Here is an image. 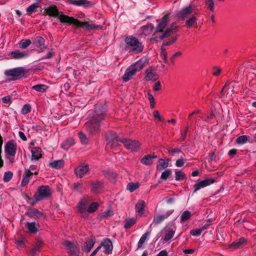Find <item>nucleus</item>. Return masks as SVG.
I'll return each mask as SVG.
<instances>
[{
	"mask_svg": "<svg viewBox=\"0 0 256 256\" xmlns=\"http://www.w3.org/2000/svg\"><path fill=\"white\" fill-rule=\"evenodd\" d=\"M43 246V242L41 240H38L34 247L30 250V254L32 256H36L40 252V248Z\"/></svg>",
	"mask_w": 256,
	"mask_h": 256,
	"instance_id": "nucleus-20",
	"label": "nucleus"
},
{
	"mask_svg": "<svg viewBox=\"0 0 256 256\" xmlns=\"http://www.w3.org/2000/svg\"><path fill=\"white\" fill-rule=\"evenodd\" d=\"M200 110H196L194 112H192V113H190L188 116V120H190V124L192 125V124H193V121H192V116L195 115V114H200Z\"/></svg>",
	"mask_w": 256,
	"mask_h": 256,
	"instance_id": "nucleus-58",
	"label": "nucleus"
},
{
	"mask_svg": "<svg viewBox=\"0 0 256 256\" xmlns=\"http://www.w3.org/2000/svg\"><path fill=\"white\" fill-rule=\"evenodd\" d=\"M31 111V106L30 104H24L22 110L21 112L22 114H26L29 112H30Z\"/></svg>",
	"mask_w": 256,
	"mask_h": 256,
	"instance_id": "nucleus-50",
	"label": "nucleus"
},
{
	"mask_svg": "<svg viewBox=\"0 0 256 256\" xmlns=\"http://www.w3.org/2000/svg\"><path fill=\"white\" fill-rule=\"evenodd\" d=\"M100 246L104 248L103 252L106 254H110L112 252L113 246L112 241L109 238L104 239L100 244Z\"/></svg>",
	"mask_w": 256,
	"mask_h": 256,
	"instance_id": "nucleus-12",
	"label": "nucleus"
},
{
	"mask_svg": "<svg viewBox=\"0 0 256 256\" xmlns=\"http://www.w3.org/2000/svg\"><path fill=\"white\" fill-rule=\"evenodd\" d=\"M175 179L177 181H180L184 180L186 179V175L184 172H182L180 170L176 171L175 172Z\"/></svg>",
	"mask_w": 256,
	"mask_h": 256,
	"instance_id": "nucleus-37",
	"label": "nucleus"
},
{
	"mask_svg": "<svg viewBox=\"0 0 256 256\" xmlns=\"http://www.w3.org/2000/svg\"><path fill=\"white\" fill-rule=\"evenodd\" d=\"M88 165L82 164L78 166L77 168H75L74 172L78 177L82 178L87 172H88Z\"/></svg>",
	"mask_w": 256,
	"mask_h": 256,
	"instance_id": "nucleus-16",
	"label": "nucleus"
},
{
	"mask_svg": "<svg viewBox=\"0 0 256 256\" xmlns=\"http://www.w3.org/2000/svg\"><path fill=\"white\" fill-rule=\"evenodd\" d=\"M95 241L92 238H88L82 246V250L86 252H90L94 246Z\"/></svg>",
	"mask_w": 256,
	"mask_h": 256,
	"instance_id": "nucleus-22",
	"label": "nucleus"
},
{
	"mask_svg": "<svg viewBox=\"0 0 256 256\" xmlns=\"http://www.w3.org/2000/svg\"><path fill=\"white\" fill-rule=\"evenodd\" d=\"M32 41L30 39H22L18 42V46L22 49L26 48L32 44Z\"/></svg>",
	"mask_w": 256,
	"mask_h": 256,
	"instance_id": "nucleus-32",
	"label": "nucleus"
},
{
	"mask_svg": "<svg viewBox=\"0 0 256 256\" xmlns=\"http://www.w3.org/2000/svg\"><path fill=\"white\" fill-rule=\"evenodd\" d=\"M26 226L28 230L30 233L36 234L38 232V228L36 227V224L34 222H27L26 224Z\"/></svg>",
	"mask_w": 256,
	"mask_h": 256,
	"instance_id": "nucleus-31",
	"label": "nucleus"
},
{
	"mask_svg": "<svg viewBox=\"0 0 256 256\" xmlns=\"http://www.w3.org/2000/svg\"><path fill=\"white\" fill-rule=\"evenodd\" d=\"M32 176V172L30 169L25 168L24 172L23 174L22 180L21 182V185L24 186L27 185L30 181V178Z\"/></svg>",
	"mask_w": 256,
	"mask_h": 256,
	"instance_id": "nucleus-18",
	"label": "nucleus"
},
{
	"mask_svg": "<svg viewBox=\"0 0 256 256\" xmlns=\"http://www.w3.org/2000/svg\"><path fill=\"white\" fill-rule=\"evenodd\" d=\"M148 63V60L146 58H142L136 62L134 65H132L130 68L133 70H134V72L136 73L137 72L142 70Z\"/></svg>",
	"mask_w": 256,
	"mask_h": 256,
	"instance_id": "nucleus-15",
	"label": "nucleus"
},
{
	"mask_svg": "<svg viewBox=\"0 0 256 256\" xmlns=\"http://www.w3.org/2000/svg\"><path fill=\"white\" fill-rule=\"evenodd\" d=\"M206 4L208 6V8L210 11L214 10V0H206Z\"/></svg>",
	"mask_w": 256,
	"mask_h": 256,
	"instance_id": "nucleus-52",
	"label": "nucleus"
},
{
	"mask_svg": "<svg viewBox=\"0 0 256 256\" xmlns=\"http://www.w3.org/2000/svg\"><path fill=\"white\" fill-rule=\"evenodd\" d=\"M10 56L12 58L15 60L22 59L28 56V54L26 52H21L20 50H16L10 52Z\"/></svg>",
	"mask_w": 256,
	"mask_h": 256,
	"instance_id": "nucleus-17",
	"label": "nucleus"
},
{
	"mask_svg": "<svg viewBox=\"0 0 256 256\" xmlns=\"http://www.w3.org/2000/svg\"><path fill=\"white\" fill-rule=\"evenodd\" d=\"M140 162L144 165L148 166L152 164L150 154L144 156L141 160Z\"/></svg>",
	"mask_w": 256,
	"mask_h": 256,
	"instance_id": "nucleus-36",
	"label": "nucleus"
},
{
	"mask_svg": "<svg viewBox=\"0 0 256 256\" xmlns=\"http://www.w3.org/2000/svg\"><path fill=\"white\" fill-rule=\"evenodd\" d=\"M153 116L154 118L157 120H158V121L162 122L163 121V118L161 117L158 111L155 110L153 113Z\"/></svg>",
	"mask_w": 256,
	"mask_h": 256,
	"instance_id": "nucleus-63",
	"label": "nucleus"
},
{
	"mask_svg": "<svg viewBox=\"0 0 256 256\" xmlns=\"http://www.w3.org/2000/svg\"><path fill=\"white\" fill-rule=\"evenodd\" d=\"M124 146L129 150L134 152H137L140 148V144L138 141L132 140L128 138H122L120 140Z\"/></svg>",
	"mask_w": 256,
	"mask_h": 256,
	"instance_id": "nucleus-5",
	"label": "nucleus"
},
{
	"mask_svg": "<svg viewBox=\"0 0 256 256\" xmlns=\"http://www.w3.org/2000/svg\"><path fill=\"white\" fill-rule=\"evenodd\" d=\"M108 106L106 104H96L94 114L85 123L84 128L90 136H97L101 130L106 128V118Z\"/></svg>",
	"mask_w": 256,
	"mask_h": 256,
	"instance_id": "nucleus-1",
	"label": "nucleus"
},
{
	"mask_svg": "<svg viewBox=\"0 0 256 256\" xmlns=\"http://www.w3.org/2000/svg\"><path fill=\"white\" fill-rule=\"evenodd\" d=\"M191 216V212L188 210H186L182 212L180 216V220L184 222L188 220Z\"/></svg>",
	"mask_w": 256,
	"mask_h": 256,
	"instance_id": "nucleus-41",
	"label": "nucleus"
},
{
	"mask_svg": "<svg viewBox=\"0 0 256 256\" xmlns=\"http://www.w3.org/2000/svg\"><path fill=\"white\" fill-rule=\"evenodd\" d=\"M145 202L143 200H140L137 203L136 206V211L140 215H142L144 212Z\"/></svg>",
	"mask_w": 256,
	"mask_h": 256,
	"instance_id": "nucleus-28",
	"label": "nucleus"
},
{
	"mask_svg": "<svg viewBox=\"0 0 256 256\" xmlns=\"http://www.w3.org/2000/svg\"><path fill=\"white\" fill-rule=\"evenodd\" d=\"M2 144L3 139H0V168L4 166V160L2 156Z\"/></svg>",
	"mask_w": 256,
	"mask_h": 256,
	"instance_id": "nucleus-56",
	"label": "nucleus"
},
{
	"mask_svg": "<svg viewBox=\"0 0 256 256\" xmlns=\"http://www.w3.org/2000/svg\"><path fill=\"white\" fill-rule=\"evenodd\" d=\"M172 174L171 169H166L161 174L160 178L162 180H166Z\"/></svg>",
	"mask_w": 256,
	"mask_h": 256,
	"instance_id": "nucleus-39",
	"label": "nucleus"
},
{
	"mask_svg": "<svg viewBox=\"0 0 256 256\" xmlns=\"http://www.w3.org/2000/svg\"><path fill=\"white\" fill-rule=\"evenodd\" d=\"M246 240L244 238L242 237L240 238H239L238 240H236L235 242H234L231 244L230 245V247L236 249V248H240L242 245L245 244H246Z\"/></svg>",
	"mask_w": 256,
	"mask_h": 256,
	"instance_id": "nucleus-26",
	"label": "nucleus"
},
{
	"mask_svg": "<svg viewBox=\"0 0 256 256\" xmlns=\"http://www.w3.org/2000/svg\"><path fill=\"white\" fill-rule=\"evenodd\" d=\"M42 149L40 147H34L32 150V160H38L42 157Z\"/></svg>",
	"mask_w": 256,
	"mask_h": 256,
	"instance_id": "nucleus-24",
	"label": "nucleus"
},
{
	"mask_svg": "<svg viewBox=\"0 0 256 256\" xmlns=\"http://www.w3.org/2000/svg\"><path fill=\"white\" fill-rule=\"evenodd\" d=\"M12 172L11 171H6L4 174L3 180L6 182H9L12 179Z\"/></svg>",
	"mask_w": 256,
	"mask_h": 256,
	"instance_id": "nucleus-40",
	"label": "nucleus"
},
{
	"mask_svg": "<svg viewBox=\"0 0 256 256\" xmlns=\"http://www.w3.org/2000/svg\"><path fill=\"white\" fill-rule=\"evenodd\" d=\"M98 204L96 202H92L88 207V212L90 213L94 212L98 208Z\"/></svg>",
	"mask_w": 256,
	"mask_h": 256,
	"instance_id": "nucleus-48",
	"label": "nucleus"
},
{
	"mask_svg": "<svg viewBox=\"0 0 256 256\" xmlns=\"http://www.w3.org/2000/svg\"><path fill=\"white\" fill-rule=\"evenodd\" d=\"M75 144L74 140L72 138H68L65 140L61 144V147L64 149L68 150L71 146Z\"/></svg>",
	"mask_w": 256,
	"mask_h": 256,
	"instance_id": "nucleus-27",
	"label": "nucleus"
},
{
	"mask_svg": "<svg viewBox=\"0 0 256 256\" xmlns=\"http://www.w3.org/2000/svg\"><path fill=\"white\" fill-rule=\"evenodd\" d=\"M139 186L138 183L130 182L127 185V190L130 192H133Z\"/></svg>",
	"mask_w": 256,
	"mask_h": 256,
	"instance_id": "nucleus-43",
	"label": "nucleus"
},
{
	"mask_svg": "<svg viewBox=\"0 0 256 256\" xmlns=\"http://www.w3.org/2000/svg\"><path fill=\"white\" fill-rule=\"evenodd\" d=\"M182 155L183 156H181L180 158L178 159L176 162L175 164L178 167L182 166L186 162V160L184 158V154L182 153Z\"/></svg>",
	"mask_w": 256,
	"mask_h": 256,
	"instance_id": "nucleus-45",
	"label": "nucleus"
},
{
	"mask_svg": "<svg viewBox=\"0 0 256 256\" xmlns=\"http://www.w3.org/2000/svg\"><path fill=\"white\" fill-rule=\"evenodd\" d=\"M79 138L82 144L87 145L90 142V138L87 136L83 132H80L78 134Z\"/></svg>",
	"mask_w": 256,
	"mask_h": 256,
	"instance_id": "nucleus-33",
	"label": "nucleus"
},
{
	"mask_svg": "<svg viewBox=\"0 0 256 256\" xmlns=\"http://www.w3.org/2000/svg\"><path fill=\"white\" fill-rule=\"evenodd\" d=\"M104 188V182L102 180H92L90 182V190L94 192H99Z\"/></svg>",
	"mask_w": 256,
	"mask_h": 256,
	"instance_id": "nucleus-13",
	"label": "nucleus"
},
{
	"mask_svg": "<svg viewBox=\"0 0 256 256\" xmlns=\"http://www.w3.org/2000/svg\"><path fill=\"white\" fill-rule=\"evenodd\" d=\"M174 233L175 231L174 230L172 229L170 230L166 234L164 238V241L166 242L170 240L173 237Z\"/></svg>",
	"mask_w": 256,
	"mask_h": 256,
	"instance_id": "nucleus-47",
	"label": "nucleus"
},
{
	"mask_svg": "<svg viewBox=\"0 0 256 256\" xmlns=\"http://www.w3.org/2000/svg\"><path fill=\"white\" fill-rule=\"evenodd\" d=\"M70 3L78 6H80L86 4H90V2L86 0H70Z\"/></svg>",
	"mask_w": 256,
	"mask_h": 256,
	"instance_id": "nucleus-38",
	"label": "nucleus"
},
{
	"mask_svg": "<svg viewBox=\"0 0 256 256\" xmlns=\"http://www.w3.org/2000/svg\"><path fill=\"white\" fill-rule=\"evenodd\" d=\"M35 194L42 200L51 195V190L48 186L43 185L38 188V192Z\"/></svg>",
	"mask_w": 256,
	"mask_h": 256,
	"instance_id": "nucleus-7",
	"label": "nucleus"
},
{
	"mask_svg": "<svg viewBox=\"0 0 256 256\" xmlns=\"http://www.w3.org/2000/svg\"><path fill=\"white\" fill-rule=\"evenodd\" d=\"M40 201H41L40 198H38L35 194H34V198H31V200H30L32 206H34L36 202Z\"/></svg>",
	"mask_w": 256,
	"mask_h": 256,
	"instance_id": "nucleus-60",
	"label": "nucleus"
},
{
	"mask_svg": "<svg viewBox=\"0 0 256 256\" xmlns=\"http://www.w3.org/2000/svg\"><path fill=\"white\" fill-rule=\"evenodd\" d=\"M169 161V159H167L166 160L162 158L158 160V164L157 166V169L160 170H162L166 168L168 166Z\"/></svg>",
	"mask_w": 256,
	"mask_h": 256,
	"instance_id": "nucleus-30",
	"label": "nucleus"
},
{
	"mask_svg": "<svg viewBox=\"0 0 256 256\" xmlns=\"http://www.w3.org/2000/svg\"><path fill=\"white\" fill-rule=\"evenodd\" d=\"M39 7L38 5L36 3L30 5L27 8L26 11L30 14L32 12H36V9Z\"/></svg>",
	"mask_w": 256,
	"mask_h": 256,
	"instance_id": "nucleus-46",
	"label": "nucleus"
},
{
	"mask_svg": "<svg viewBox=\"0 0 256 256\" xmlns=\"http://www.w3.org/2000/svg\"><path fill=\"white\" fill-rule=\"evenodd\" d=\"M32 43L36 48H40L44 45L45 40L41 36H38L32 38Z\"/></svg>",
	"mask_w": 256,
	"mask_h": 256,
	"instance_id": "nucleus-23",
	"label": "nucleus"
},
{
	"mask_svg": "<svg viewBox=\"0 0 256 256\" xmlns=\"http://www.w3.org/2000/svg\"><path fill=\"white\" fill-rule=\"evenodd\" d=\"M197 15V12H194L192 14V16H191L190 18H189L188 20H187L186 21V26L187 28H191L192 26H195L196 28L197 26V18L196 17V16Z\"/></svg>",
	"mask_w": 256,
	"mask_h": 256,
	"instance_id": "nucleus-21",
	"label": "nucleus"
},
{
	"mask_svg": "<svg viewBox=\"0 0 256 256\" xmlns=\"http://www.w3.org/2000/svg\"><path fill=\"white\" fill-rule=\"evenodd\" d=\"M26 214L30 218L41 219L44 217V213L36 208H28Z\"/></svg>",
	"mask_w": 256,
	"mask_h": 256,
	"instance_id": "nucleus-11",
	"label": "nucleus"
},
{
	"mask_svg": "<svg viewBox=\"0 0 256 256\" xmlns=\"http://www.w3.org/2000/svg\"><path fill=\"white\" fill-rule=\"evenodd\" d=\"M156 73L152 72L151 70H147L146 71V76H145V79L146 80H153V78L156 76Z\"/></svg>",
	"mask_w": 256,
	"mask_h": 256,
	"instance_id": "nucleus-44",
	"label": "nucleus"
},
{
	"mask_svg": "<svg viewBox=\"0 0 256 256\" xmlns=\"http://www.w3.org/2000/svg\"><path fill=\"white\" fill-rule=\"evenodd\" d=\"M78 250L75 246H74L72 248H71L68 252L70 256L78 255Z\"/></svg>",
	"mask_w": 256,
	"mask_h": 256,
	"instance_id": "nucleus-59",
	"label": "nucleus"
},
{
	"mask_svg": "<svg viewBox=\"0 0 256 256\" xmlns=\"http://www.w3.org/2000/svg\"><path fill=\"white\" fill-rule=\"evenodd\" d=\"M136 222L134 218L126 219L124 221V228L128 229L132 227Z\"/></svg>",
	"mask_w": 256,
	"mask_h": 256,
	"instance_id": "nucleus-42",
	"label": "nucleus"
},
{
	"mask_svg": "<svg viewBox=\"0 0 256 256\" xmlns=\"http://www.w3.org/2000/svg\"><path fill=\"white\" fill-rule=\"evenodd\" d=\"M157 22H158L156 28V32H164V30L166 28V25H164L160 23L159 20H158Z\"/></svg>",
	"mask_w": 256,
	"mask_h": 256,
	"instance_id": "nucleus-51",
	"label": "nucleus"
},
{
	"mask_svg": "<svg viewBox=\"0 0 256 256\" xmlns=\"http://www.w3.org/2000/svg\"><path fill=\"white\" fill-rule=\"evenodd\" d=\"M122 138H118L117 134L112 132H110L106 134V140L108 142L107 144L111 148L118 146V142Z\"/></svg>",
	"mask_w": 256,
	"mask_h": 256,
	"instance_id": "nucleus-8",
	"label": "nucleus"
},
{
	"mask_svg": "<svg viewBox=\"0 0 256 256\" xmlns=\"http://www.w3.org/2000/svg\"><path fill=\"white\" fill-rule=\"evenodd\" d=\"M25 74V69L23 67H18L6 70L4 74L10 76V80H16L22 78Z\"/></svg>",
	"mask_w": 256,
	"mask_h": 256,
	"instance_id": "nucleus-4",
	"label": "nucleus"
},
{
	"mask_svg": "<svg viewBox=\"0 0 256 256\" xmlns=\"http://www.w3.org/2000/svg\"><path fill=\"white\" fill-rule=\"evenodd\" d=\"M182 54V53L180 52H178L173 55H172V56L170 58V60L172 64H174V59L176 58H177L178 56H181Z\"/></svg>",
	"mask_w": 256,
	"mask_h": 256,
	"instance_id": "nucleus-61",
	"label": "nucleus"
},
{
	"mask_svg": "<svg viewBox=\"0 0 256 256\" xmlns=\"http://www.w3.org/2000/svg\"><path fill=\"white\" fill-rule=\"evenodd\" d=\"M125 50L134 54L140 53L144 48V45L138 38L133 36H127L124 40Z\"/></svg>",
	"mask_w": 256,
	"mask_h": 256,
	"instance_id": "nucleus-3",
	"label": "nucleus"
},
{
	"mask_svg": "<svg viewBox=\"0 0 256 256\" xmlns=\"http://www.w3.org/2000/svg\"><path fill=\"white\" fill-rule=\"evenodd\" d=\"M64 165V160H54L50 163L49 166L52 168L56 169H60L62 168Z\"/></svg>",
	"mask_w": 256,
	"mask_h": 256,
	"instance_id": "nucleus-29",
	"label": "nucleus"
},
{
	"mask_svg": "<svg viewBox=\"0 0 256 256\" xmlns=\"http://www.w3.org/2000/svg\"><path fill=\"white\" fill-rule=\"evenodd\" d=\"M116 174L114 172H108L107 173L106 176L110 179L111 180H114L116 177Z\"/></svg>",
	"mask_w": 256,
	"mask_h": 256,
	"instance_id": "nucleus-62",
	"label": "nucleus"
},
{
	"mask_svg": "<svg viewBox=\"0 0 256 256\" xmlns=\"http://www.w3.org/2000/svg\"><path fill=\"white\" fill-rule=\"evenodd\" d=\"M203 230H202V228L200 229H193L190 232V234L192 236H198L200 235L202 231Z\"/></svg>",
	"mask_w": 256,
	"mask_h": 256,
	"instance_id": "nucleus-54",
	"label": "nucleus"
},
{
	"mask_svg": "<svg viewBox=\"0 0 256 256\" xmlns=\"http://www.w3.org/2000/svg\"><path fill=\"white\" fill-rule=\"evenodd\" d=\"M215 182L214 178H208L205 179L202 181L196 182L194 186V190L193 192V194L196 193L198 190H200L201 188H204L207 186H208L212 184H214Z\"/></svg>",
	"mask_w": 256,
	"mask_h": 256,
	"instance_id": "nucleus-10",
	"label": "nucleus"
},
{
	"mask_svg": "<svg viewBox=\"0 0 256 256\" xmlns=\"http://www.w3.org/2000/svg\"><path fill=\"white\" fill-rule=\"evenodd\" d=\"M16 152V145L14 140L8 141L4 146V152L6 156H15Z\"/></svg>",
	"mask_w": 256,
	"mask_h": 256,
	"instance_id": "nucleus-9",
	"label": "nucleus"
},
{
	"mask_svg": "<svg viewBox=\"0 0 256 256\" xmlns=\"http://www.w3.org/2000/svg\"><path fill=\"white\" fill-rule=\"evenodd\" d=\"M150 232H146L142 234L140 240H139L138 244V248H140L142 244L144 243L148 236H150Z\"/></svg>",
	"mask_w": 256,
	"mask_h": 256,
	"instance_id": "nucleus-34",
	"label": "nucleus"
},
{
	"mask_svg": "<svg viewBox=\"0 0 256 256\" xmlns=\"http://www.w3.org/2000/svg\"><path fill=\"white\" fill-rule=\"evenodd\" d=\"M174 212V210L168 211L164 214L158 215L154 218L153 222L156 224H160Z\"/></svg>",
	"mask_w": 256,
	"mask_h": 256,
	"instance_id": "nucleus-19",
	"label": "nucleus"
},
{
	"mask_svg": "<svg viewBox=\"0 0 256 256\" xmlns=\"http://www.w3.org/2000/svg\"><path fill=\"white\" fill-rule=\"evenodd\" d=\"M47 88L48 86L46 85L42 84H36L32 87V90L41 92H44Z\"/></svg>",
	"mask_w": 256,
	"mask_h": 256,
	"instance_id": "nucleus-35",
	"label": "nucleus"
},
{
	"mask_svg": "<svg viewBox=\"0 0 256 256\" xmlns=\"http://www.w3.org/2000/svg\"><path fill=\"white\" fill-rule=\"evenodd\" d=\"M170 22V15L168 14H165L162 18V20L160 22L162 24L166 25V26L167 24Z\"/></svg>",
	"mask_w": 256,
	"mask_h": 256,
	"instance_id": "nucleus-53",
	"label": "nucleus"
},
{
	"mask_svg": "<svg viewBox=\"0 0 256 256\" xmlns=\"http://www.w3.org/2000/svg\"><path fill=\"white\" fill-rule=\"evenodd\" d=\"M64 244L68 248V250H70L71 248L74 246V244L73 243L69 241L64 242Z\"/></svg>",
	"mask_w": 256,
	"mask_h": 256,
	"instance_id": "nucleus-64",
	"label": "nucleus"
},
{
	"mask_svg": "<svg viewBox=\"0 0 256 256\" xmlns=\"http://www.w3.org/2000/svg\"><path fill=\"white\" fill-rule=\"evenodd\" d=\"M54 56H55V53L54 52L50 51L47 53L46 56H44L40 58L39 60H42L50 59L52 57H54Z\"/></svg>",
	"mask_w": 256,
	"mask_h": 256,
	"instance_id": "nucleus-55",
	"label": "nucleus"
},
{
	"mask_svg": "<svg viewBox=\"0 0 256 256\" xmlns=\"http://www.w3.org/2000/svg\"><path fill=\"white\" fill-rule=\"evenodd\" d=\"M136 73L134 72V70H133L130 67L128 69L124 74L122 76V80L126 82L130 80L132 77Z\"/></svg>",
	"mask_w": 256,
	"mask_h": 256,
	"instance_id": "nucleus-25",
	"label": "nucleus"
},
{
	"mask_svg": "<svg viewBox=\"0 0 256 256\" xmlns=\"http://www.w3.org/2000/svg\"><path fill=\"white\" fill-rule=\"evenodd\" d=\"M90 202V198L88 196L84 197L78 203V211L80 214L85 212Z\"/></svg>",
	"mask_w": 256,
	"mask_h": 256,
	"instance_id": "nucleus-14",
	"label": "nucleus"
},
{
	"mask_svg": "<svg viewBox=\"0 0 256 256\" xmlns=\"http://www.w3.org/2000/svg\"><path fill=\"white\" fill-rule=\"evenodd\" d=\"M195 6H194L190 5L183 8L179 11L176 14V17L182 20H184L186 18L191 14H193L195 11Z\"/></svg>",
	"mask_w": 256,
	"mask_h": 256,
	"instance_id": "nucleus-6",
	"label": "nucleus"
},
{
	"mask_svg": "<svg viewBox=\"0 0 256 256\" xmlns=\"http://www.w3.org/2000/svg\"><path fill=\"white\" fill-rule=\"evenodd\" d=\"M188 126H186L183 132H181L180 139L182 141L185 140L188 134Z\"/></svg>",
	"mask_w": 256,
	"mask_h": 256,
	"instance_id": "nucleus-57",
	"label": "nucleus"
},
{
	"mask_svg": "<svg viewBox=\"0 0 256 256\" xmlns=\"http://www.w3.org/2000/svg\"><path fill=\"white\" fill-rule=\"evenodd\" d=\"M248 140V136L246 135H242L238 137L236 140V142L238 144H245Z\"/></svg>",
	"mask_w": 256,
	"mask_h": 256,
	"instance_id": "nucleus-49",
	"label": "nucleus"
},
{
	"mask_svg": "<svg viewBox=\"0 0 256 256\" xmlns=\"http://www.w3.org/2000/svg\"><path fill=\"white\" fill-rule=\"evenodd\" d=\"M44 15H48L50 16L58 18L60 22L63 24H68L69 25L73 24L78 28H82L86 30H98L101 28V26L92 23V22L84 21L83 22L79 21L78 20L72 16H69L59 12L56 6L52 5L44 9Z\"/></svg>",
	"mask_w": 256,
	"mask_h": 256,
	"instance_id": "nucleus-2",
	"label": "nucleus"
}]
</instances>
